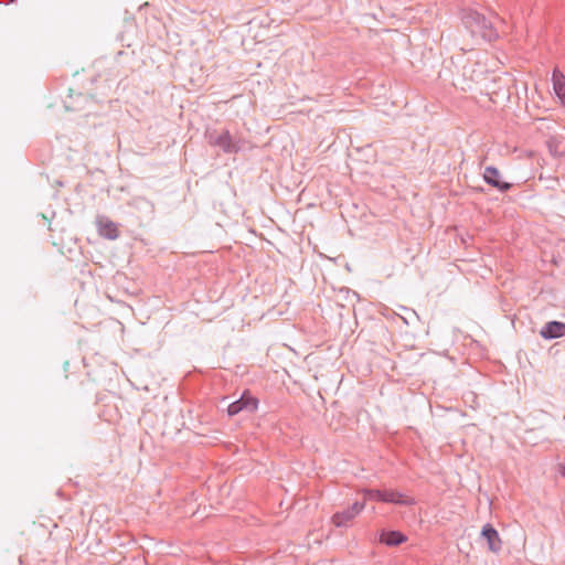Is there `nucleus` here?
Instances as JSON below:
<instances>
[{
    "label": "nucleus",
    "mask_w": 565,
    "mask_h": 565,
    "mask_svg": "<svg viewBox=\"0 0 565 565\" xmlns=\"http://www.w3.org/2000/svg\"><path fill=\"white\" fill-rule=\"evenodd\" d=\"M359 492L363 494L365 500H374L377 502L394 503V504H401V505L415 504V500L412 497H409L405 493H402L396 489L364 488V489H361Z\"/></svg>",
    "instance_id": "1"
},
{
    "label": "nucleus",
    "mask_w": 565,
    "mask_h": 565,
    "mask_svg": "<svg viewBox=\"0 0 565 565\" xmlns=\"http://www.w3.org/2000/svg\"><path fill=\"white\" fill-rule=\"evenodd\" d=\"M365 508L364 502H355L348 510L335 513L331 521L338 526H347L356 515H359Z\"/></svg>",
    "instance_id": "2"
},
{
    "label": "nucleus",
    "mask_w": 565,
    "mask_h": 565,
    "mask_svg": "<svg viewBox=\"0 0 565 565\" xmlns=\"http://www.w3.org/2000/svg\"><path fill=\"white\" fill-rule=\"evenodd\" d=\"M258 407V401L248 392H245L242 397L227 407V414L234 416L242 411L255 412Z\"/></svg>",
    "instance_id": "3"
},
{
    "label": "nucleus",
    "mask_w": 565,
    "mask_h": 565,
    "mask_svg": "<svg viewBox=\"0 0 565 565\" xmlns=\"http://www.w3.org/2000/svg\"><path fill=\"white\" fill-rule=\"evenodd\" d=\"M97 230L99 235L107 239H116L119 236V230L117 225L106 217H100L97 221Z\"/></svg>",
    "instance_id": "4"
},
{
    "label": "nucleus",
    "mask_w": 565,
    "mask_h": 565,
    "mask_svg": "<svg viewBox=\"0 0 565 565\" xmlns=\"http://www.w3.org/2000/svg\"><path fill=\"white\" fill-rule=\"evenodd\" d=\"M482 536L486 537L489 550L491 552L497 553L501 550V540L499 533L490 524L483 526Z\"/></svg>",
    "instance_id": "5"
},
{
    "label": "nucleus",
    "mask_w": 565,
    "mask_h": 565,
    "mask_svg": "<svg viewBox=\"0 0 565 565\" xmlns=\"http://www.w3.org/2000/svg\"><path fill=\"white\" fill-rule=\"evenodd\" d=\"M483 179L487 183L498 188L499 190L510 189V184L500 181V172L494 167H487L484 169Z\"/></svg>",
    "instance_id": "6"
},
{
    "label": "nucleus",
    "mask_w": 565,
    "mask_h": 565,
    "mask_svg": "<svg viewBox=\"0 0 565 565\" xmlns=\"http://www.w3.org/2000/svg\"><path fill=\"white\" fill-rule=\"evenodd\" d=\"M565 334V323L558 321L548 322L542 330L541 335L545 339L559 338Z\"/></svg>",
    "instance_id": "7"
},
{
    "label": "nucleus",
    "mask_w": 565,
    "mask_h": 565,
    "mask_svg": "<svg viewBox=\"0 0 565 565\" xmlns=\"http://www.w3.org/2000/svg\"><path fill=\"white\" fill-rule=\"evenodd\" d=\"M552 81L556 96L559 102L565 105V76L559 71L555 70L553 72Z\"/></svg>",
    "instance_id": "8"
},
{
    "label": "nucleus",
    "mask_w": 565,
    "mask_h": 565,
    "mask_svg": "<svg viewBox=\"0 0 565 565\" xmlns=\"http://www.w3.org/2000/svg\"><path fill=\"white\" fill-rule=\"evenodd\" d=\"M380 541L386 545L395 546L406 541V536L398 531L383 532Z\"/></svg>",
    "instance_id": "9"
},
{
    "label": "nucleus",
    "mask_w": 565,
    "mask_h": 565,
    "mask_svg": "<svg viewBox=\"0 0 565 565\" xmlns=\"http://www.w3.org/2000/svg\"><path fill=\"white\" fill-rule=\"evenodd\" d=\"M215 145L223 148L225 152H236L237 146L233 142L228 131L222 132L215 140Z\"/></svg>",
    "instance_id": "10"
},
{
    "label": "nucleus",
    "mask_w": 565,
    "mask_h": 565,
    "mask_svg": "<svg viewBox=\"0 0 565 565\" xmlns=\"http://www.w3.org/2000/svg\"><path fill=\"white\" fill-rule=\"evenodd\" d=\"M559 473L565 477V465L559 466Z\"/></svg>",
    "instance_id": "11"
}]
</instances>
